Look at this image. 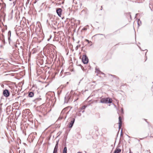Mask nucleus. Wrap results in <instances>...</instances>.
Returning a JSON list of instances; mask_svg holds the SVG:
<instances>
[{"label": "nucleus", "mask_w": 153, "mask_h": 153, "mask_svg": "<svg viewBox=\"0 0 153 153\" xmlns=\"http://www.w3.org/2000/svg\"><path fill=\"white\" fill-rule=\"evenodd\" d=\"M100 102L102 103H110L112 102V100L111 99L107 98H102Z\"/></svg>", "instance_id": "f257e3e1"}, {"label": "nucleus", "mask_w": 153, "mask_h": 153, "mask_svg": "<svg viewBox=\"0 0 153 153\" xmlns=\"http://www.w3.org/2000/svg\"><path fill=\"white\" fill-rule=\"evenodd\" d=\"M82 61L84 63L87 64L88 63V59L85 55H83L82 57Z\"/></svg>", "instance_id": "f03ea898"}, {"label": "nucleus", "mask_w": 153, "mask_h": 153, "mask_svg": "<svg viewBox=\"0 0 153 153\" xmlns=\"http://www.w3.org/2000/svg\"><path fill=\"white\" fill-rule=\"evenodd\" d=\"M3 94L4 96L7 97L9 96V93L7 90H5L3 92Z\"/></svg>", "instance_id": "7ed1b4c3"}, {"label": "nucleus", "mask_w": 153, "mask_h": 153, "mask_svg": "<svg viewBox=\"0 0 153 153\" xmlns=\"http://www.w3.org/2000/svg\"><path fill=\"white\" fill-rule=\"evenodd\" d=\"M56 13L58 15L61 17L62 15V10L61 8H58L56 10Z\"/></svg>", "instance_id": "20e7f679"}, {"label": "nucleus", "mask_w": 153, "mask_h": 153, "mask_svg": "<svg viewBox=\"0 0 153 153\" xmlns=\"http://www.w3.org/2000/svg\"><path fill=\"white\" fill-rule=\"evenodd\" d=\"M122 119L120 117H119V129L120 128L122 124Z\"/></svg>", "instance_id": "39448f33"}, {"label": "nucleus", "mask_w": 153, "mask_h": 153, "mask_svg": "<svg viewBox=\"0 0 153 153\" xmlns=\"http://www.w3.org/2000/svg\"><path fill=\"white\" fill-rule=\"evenodd\" d=\"M58 145V142H57V143L56 144V146L54 148L53 153H57Z\"/></svg>", "instance_id": "423d86ee"}, {"label": "nucleus", "mask_w": 153, "mask_h": 153, "mask_svg": "<svg viewBox=\"0 0 153 153\" xmlns=\"http://www.w3.org/2000/svg\"><path fill=\"white\" fill-rule=\"evenodd\" d=\"M74 121H75L74 119H73L71 121V122L69 125V128L72 127L73 125V124L74 123Z\"/></svg>", "instance_id": "0eeeda50"}, {"label": "nucleus", "mask_w": 153, "mask_h": 153, "mask_svg": "<svg viewBox=\"0 0 153 153\" xmlns=\"http://www.w3.org/2000/svg\"><path fill=\"white\" fill-rule=\"evenodd\" d=\"M121 151V150L120 149H116L114 151V153H120Z\"/></svg>", "instance_id": "6e6552de"}, {"label": "nucleus", "mask_w": 153, "mask_h": 153, "mask_svg": "<svg viewBox=\"0 0 153 153\" xmlns=\"http://www.w3.org/2000/svg\"><path fill=\"white\" fill-rule=\"evenodd\" d=\"M34 96V94L32 92H30L29 93L28 96L30 97H32Z\"/></svg>", "instance_id": "1a4fd4ad"}, {"label": "nucleus", "mask_w": 153, "mask_h": 153, "mask_svg": "<svg viewBox=\"0 0 153 153\" xmlns=\"http://www.w3.org/2000/svg\"><path fill=\"white\" fill-rule=\"evenodd\" d=\"M67 147H65L64 148V149L63 150V153H67Z\"/></svg>", "instance_id": "9d476101"}, {"label": "nucleus", "mask_w": 153, "mask_h": 153, "mask_svg": "<svg viewBox=\"0 0 153 153\" xmlns=\"http://www.w3.org/2000/svg\"><path fill=\"white\" fill-rule=\"evenodd\" d=\"M85 107H86V106H85V105L83 106L82 107V108H81V109H85Z\"/></svg>", "instance_id": "9b49d317"}, {"label": "nucleus", "mask_w": 153, "mask_h": 153, "mask_svg": "<svg viewBox=\"0 0 153 153\" xmlns=\"http://www.w3.org/2000/svg\"><path fill=\"white\" fill-rule=\"evenodd\" d=\"M129 153H132L131 152V149H129Z\"/></svg>", "instance_id": "f8f14e48"}, {"label": "nucleus", "mask_w": 153, "mask_h": 153, "mask_svg": "<svg viewBox=\"0 0 153 153\" xmlns=\"http://www.w3.org/2000/svg\"><path fill=\"white\" fill-rule=\"evenodd\" d=\"M8 33H10V34H11V32L10 31H9L8 32Z\"/></svg>", "instance_id": "ddd939ff"}, {"label": "nucleus", "mask_w": 153, "mask_h": 153, "mask_svg": "<svg viewBox=\"0 0 153 153\" xmlns=\"http://www.w3.org/2000/svg\"><path fill=\"white\" fill-rule=\"evenodd\" d=\"M86 41L87 42H88V41H89L88 40H87V39L86 40Z\"/></svg>", "instance_id": "4468645a"}, {"label": "nucleus", "mask_w": 153, "mask_h": 153, "mask_svg": "<svg viewBox=\"0 0 153 153\" xmlns=\"http://www.w3.org/2000/svg\"><path fill=\"white\" fill-rule=\"evenodd\" d=\"M78 153H81V152H78Z\"/></svg>", "instance_id": "2eb2a0df"}, {"label": "nucleus", "mask_w": 153, "mask_h": 153, "mask_svg": "<svg viewBox=\"0 0 153 153\" xmlns=\"http://www.w3.org/2000/svg\"><path fill=\"white\" fill-rule=\"evenodd\" d=\"M101 8H102V6H101Z\"/></svg>", "instance_id": "dca6fc26"}, {"label": "nucleus", "mask_w": 153, "mask_h": 153, "mask_svg": "<svg viewBox=\"0 0 153 153\" xmlns=\"http://www.w3.org/2000/svg\"><path fill=\"white\" fill-rule=\"evenodd\" d=\"M101 8H102V6H101Z\"/></svg>", "instance_id": "f3484780"}, {"label": "nucleus", "mask_w": 153, "mask_h": 153, "mask_svg": "<svg viewBox=\"0 0 153 153\" xmlns=\"http://www.w3.org/2000/svg\"><path fill=\"white\" fill-rule=\"evenodd\" d=\"M122 130H121V132L122 133Z\"/></svg>", "instance_id": "a211bd4d"}, {"label": "nucleus", "mask_w": 153, "mask_h": 153, "mask_svg": "<svg viewBox=\"0 0 153 153\" xmlns=\"http://www.w3.org/2000/svg\"><path fill=\"white\" fill-rule=\"evenodd\" d=\"M0 59H1V58H0Z\"/></svg>", "instance_id": "6ab92c4d"}]
</instances>
